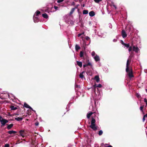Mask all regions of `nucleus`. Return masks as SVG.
Returning a JSON list of instances; mask_svg holds the SVG:
<instances>
[{
	"label": "nucleus",
	"mask_w": 147,
	"mask_h": 147,
	"mask_svg": "<svg viewBox=\"0 0 147 147\" xmlns=\"http://www.w3.org/2000/svg\"><path fill=\"white\" fill-rule=\"evenodd\" d=\"M54 8H55V9H57V8H58V7L57 6H54Z\"/></svg>",
	"instance_id": "48"
},
{
	"label": "nucleus",
	"mask_w": 147,
	"mask_h": 147,
	"mask_svg": "<svg viewBox=\"0 0 147 147\" xmlns=\"http://www.w3.org/2000/svg\"><path fill=\"white\" fill-rule=\"evenodd\" d=\"M19 107L18 106H16L15 107L13 105H11L10 107V108L11 109V110H15L18 109Z\"/></svg>",
	"instance_id": "9"
},
{
	"label": "nucleus",
	"mask_w": 147,
	"mask_h": 147,
	"mask_svg": "<svg viewBox=\"0 0 147 147\" xmlns=\"http://www.w3.org/2000/svg\"><path fill=\"white\" fill-rule=\"evenodd\" d=\"M146 105H147V103H146Z\"/></svg>",
	"instance_id": "59"
},
{
	"label": "nucleus",
	"mask_w": 147,
	"mask_h": 147,
	"mask_svg": "<svg viewBox=\"0 0 147 147\" xmlns=\"http://www.w3.org/2000/svg\"><path fill=\"white\" fill-rule=\"evenodd\" d=\"M136 95L137 98H139L141 97L140 95L138 93H136Z\"/></svg>",
	"instance_id": "32"
},
{
	"label": "nucleus",
	"mask_w": 147,
	"mask_h": 147,
	"mask_svg": "<svg viewBox=\"0 0 147 147\" xmlns=\"http://www.w3.org/2000/svg\"><path fill=\"white\" fill-rule=\"evenodd\" d=\"M33 147H37V146H33Z\"/></svg>",
	"instance_id": "55"
},
{
	"label": "nucleus",
	"mask_w": 147,
	"mask_h": 147,
	"mask_svg": "<svg viewBox=\"0 0 147 147\" xmlns=\"http://www.w3.org/2000/svg\"><path fill=\"white\" fill-rule=\"evenodd\" d=\"M121 35L122 37L124 38L126 37L127 36V34L125 32V31L124 30H123L121 32Z\"/></svg>",
	"instance_id": "7"
},
{
	"label": "nucleus",
	"mask_w": 147,
	"mask_h": 147,
	"mask_svg": "<svg viewBox=\"0 0 147 147\" xmlns=\"http://www.w3.org/2000/svg\"><path fill=\"white\" fill-rule=\"evenodd\" d=\"M89 24H91V22H89Z\"/></svg>",
	"instance_id": "57"
},
{
	"label": "nucleus",
	"mask_w": 147,
	"mask_h": 147,
	"mask_svg": "<svg viewBox=\"0 0 147 147\" xmlns=\"http://www.w3.org/2000/svg\"><path fill=\"white\" fill-rule=\"evenodd\" d=\"M94 58L96 61H98L100 60L99 56L97 55H96L94 57Z\"/></svg>",
	"instance_id": "10"
},
{
	"label": "nucleus",
	"mask_w": 147,
	"mask_h": 147,
	"mask_svg": "<svg viewBox=\"0 0 147 147\" xmlns=\"http://www.w3.org/2000/svg\"><path fill=\"white\" fill-rule=\"evenodd\" d=\"M79 5V4H78V5L76 6L74 8H75V9H77Z\"/></svg>",
	"instance_id": "38"
},
{
	"label": "nucleus",
	"mask_w": 147,
	"mask_h": 147,
	"mask_svg": "<svg viewBox=\"0 0 147 147\" xmlns=\"http://www.w3.org/2000/svg\"><path fill=\"white\" fill-rule=\"evenodd\" d=\"M16 133V131H8V133L9 134H15Z\"/></svg>",
	"instance_id": "18"
},
{
	"label": "nucleus",
	"mask_w": 147,
	"mask_h": 147,
	"mask_svg": "<svg viewBox=\"0 0 147 147\" xmlns=\"http://www.w3.org/2000/svg\"><path fill=\"white\" fill-rule=\"evenodd\" d=\"M19 132L20 135L23 138H24L26 134L25 130H21Z\"/></svg>",
	"instance_id": "5"
},
{
	"label": "nucleus",
	"mask_w": 147,
	"mask_h": 147,
	"mask_svg": "<svg viewBox=\"0 0 147 147\" xmlns=\"http://www.w3.org/2000/svg\"><path fill=\"white\" fill-rule=\"evenodd\" d=\"M83 7H84V5H83Z\"/></svg>",
	"instance_id": "58"
},
{
	"label": "nucleus",
	"mask_w": 147,
	"mask_h": 147,
	"mask_svg": "<svg viewBox=\"0 0 147 147\" xmlns=\"http://www.w3.org/2000/svg\"><path fill=\"white\" fill-rule=\"evenodd\" d=\"M126 71L127 72V75L129 78H131L134 77V76L133 74V70L131 68H128V71Z\"/></svg>",
	"instance_id": "2"
},
{
	"label": "nucleus",
	"mask_w": 147,
	"mask_h": 147,
	"mask_svg": "<svg viewBox=\"0 0 147 147\" xmlns=\"http://www.w3.org/2000/svg\"><path fill=\"white\" fill-rule=\"evenodd\" d=\"M144 117H147V114H146L145 115H144Z\"/></svg>",
	"instance_id": "51"
},
{
	"label": "nucleus",
	"mask_w": 147,
	"mask_h": 147,
	"mask_svg": "<svg viewBox=\"0 0 147 147\" xmlns=\"http://www.w3.org/2000/svg\"><path fill=\"white\" fill-rule=\"evenodd\" d=\"M76 63L80 67L82 66V62L77 61Z\"/></svg>",
	"instance_id": "13"
},
{
	"label": "nucleus",
	"mask_w": 147,
	"mask_h": 147,
	"mask_svg": "<svg viewBox=\"0 0 147 147\" xmlns=\"http://www.w3.org/2000/svg\"><path fill=\"white\" fill-rule=\"evenodd\" d=\"M93 88L94 91V92H95L96 91V88H94V85L93 86Z\"/></svg>",
	"instance_id": "47"
},
{
	"label": "nucleus",
	"mask_w": 147,
	"mask_h": 147,
	"mask_svg": "<svg viewBox=\"0 0 147 147\" xmlns=\"http://www.w3.org/2000/svg\"><path fill=\"white\" fill-rule=\"evenodd\" d=\"M75 88H80V86L79 85H75Z\"/></svg>",
	"instance_id": "34"
},
{
	"label": "nucleus",
	"mask_w": 147,
	"mask_h": 147,
	"mask_svg": "<svg viewBox=\"0 0 147 147\" xmlns=\"http://www.w3.org/2000/svg\"><path fill=\"white\" fill-rule=\"evenodd\" d=\"M133 50L134 51H135L136 53H138L139 49L137 47H136L135 46H133Z\"/></svg>",
	"instance_id": "8"
},
{
	"label": "nucleus",
	"mask_w": 147,
	"mask_h": 147,
	"mask_svg": "<svg viewBox=\"0 0 147 147\" xmlns=\"http://www.w3.org/2000/svg\"><path fill=\"white\" fill-rule=\"evenodd\" d=\"M114 6L115 7V8H116V7L115 5H114Z\"/></svg>",
	"instance_id": "56"
},
{
	"label": "nucleus",
	"mask_w": 147,
	"mask_h": 147,
	"mask_svg": "<svg viewBox=\"0 0 147 147\" xmlns=\"http://www.w3.org/2000/svg\"><path fill=\"white\" fill-rule=\"evenodd\" d=\"M93 113L92 112H91L89 113H88L87 115V117L88 119H89L90 116L92 115Z\"/></svg>",
	"instance_id": "19"
},
{
	"label": "nucleus",
	"mask_w": 147,
	"mask_h": 147,
	"mask_svg": "<svg viewBox=\"0 0 147 147\" xmlns=\"http://www.w3.org/2000/svg\"><path fill=\"white\" fill-rule=\"evenodd\" d=\"M145 118L143 116V119H142V121H143V122H144V121H145Z\"/></svg>",
	"instance_id": "49"
},
{
	"label": "nucleus",
	"mask_w": 147,
	"mask_h": 147,
	"mask_svg": "<svg viewBox=\"0 0 147 147\" xmlns=\"http://www.w3.org/2000/svg\"><path fill=\"white\" fill-rule=\"evenodd\" d=\"M24 107L27 108H29L32 111H34V112H35L36 111L33 110L32 108L28 104L26 103H24Z\"/></svg>",
	"instance_id": "6"
},
{
	"label": "nucleus",
	"mask_w": 147,
	"mask_h": 147,
	"mask_svg": "<svg viewBox=\"0 0 147 147\" xmlns=\"http://www.w3.org/2000/svg\"><path fill=\"white\" fill-rule=\"evenodd\" d=\"M39 125V123L38 122H36L35 123V125L36 126H38Z\"/></svg>",
	"instance_id": "43"
},
{
	"label": "nucleus",
	"mask_w": 147,
	"mask_h": 147,
	"mask_svg": "<svg viewBox=\"0 0 147 147\" xmlns=\"http://www.w3.org/2000/svg\"><path fill=\"white\" fill-rule=\"evenodd\" d=\"M121 44L123 45L125 44V43H124L123 41L122 40H121Z\"/></svg>",
	"instance_id": "40"
},
{
	"label": "nucleus",
	"mask_w": 147,
	"mask_h": 147,
	"mask_svg": "<svg viewBox=\"0 0 147 147\" xmlns=\"http://www.w3.org/2000/svg\"><path fill=\"white\" fill-rule=\"evenodd\" d=\"M146 92H147V89H146Z\"/></svg>",
	"instance_id": "60"
},
{
	"label": "nucleus",
	"mask_w": 147,
	"mask_h": 147,
	"mask_svg": "<svg viewBox=\"0 0 147 147\" xmlns=\"http://www.w3.org/2000/svg\"><path fill=\"white\" fill-rule=\"evenodd\" d=\"M84 56V52L82 51L80 52V57H82Z\"/></svg>",
	"instance_id": "25"
},
{
	"label": "nucleus",
	"mask_w": 147,
	"mask_h": 147,
	"mask_svg": "<svg viewBox=\"0 0 147 147\" xmlns=\"http://www.w3.org/2000/svg\"><path fill=\"white\" fill-rule=\"evenodd\" d=\"M4 119H3L1 116H0V121H1L2 120H3Z\"/></svg>",
	"instance_id": "46"
},
{
	"label": "nucleus",
	"mask_w": 147,
	"mask_h": 147,
	"mask_svg": "<svg viewBox=\"0 0 147 147\" xmlns=\"http://www.w3.org/2000/svg\"><path fill=\"white\" fill-rule=\"evenodd\" d=\"M15 119L18 121H21L23 119V118L22 117H18L17 118H15Z\"/></svg>",
	"instance_id": "17"
},
{
	"label": "nucleus",
	"mask_w": 147,
	"mask_h": 147,
	"mask_svg": "<svg viewBox=\"0 0 147 147\" xmlns=\"http://www.w3.org/2000/svg\"><path fill=\"white\" fill-rule=\"evenodd\" d=\"M102 130H100V131H99L98 134L99 136H101L102 134Z\"/></svg>",
	"instance_id": "30"
},
{
	"label": "nucleus",
	"mask_w": 147,
	"mask_h": 147,
	"mask_svg": "<svg viewBox=\"0 0 147 147\" xmlns=\"http://www.w3.org/2000/svg\"><path fill=\"white\" fill-rule=\"evenodd\" d=\"M63 0H58L57 1V2L58 3H60L61 2H63Z\"/></svg>",
	"instance_id": "36"
},
{
	"label": "nucleus",
	"mask_w": 147,
	"mask_h": 147,
	"mask_svg": "<svg viewBox=\"0 0 147 147\" xmlns=\"http://www.w3.org/2000/svg\"><path fill=\"white\" fill-rule=\"evenodd\" d=\"M125 47H126L127 48H129V46H130L129 44H125L124 45Z\"/></svg>",
	"instance_id": "29"
},
{
	"label": "nucleus",
	"mask_w": 147,
	"mask_h": 147,
	"mask_svg": "<svg viewBox=\"0 0 147 147\" xmlns=\"http://www.w3.org/2000/svg\"><path fill=\"white\" fill-rule=\"evenodd\" d=\"M134 55V52L132 51L130 53V56H129V57H132Z\"/></svg>",
	"instance_id": "28"
},
{
	"label": "nucleus",
	"mask_w": 147,
	"mask_h": 147,
	"mask_svg": "<svg viewBox=\"0 0 147 147\" xmlns=\"http://www.w3.org/2000/svg\"><path fill=\"white\" fill-rule=\"evenodd\" d=\"M88 11L87 10H84L83 11V13L84 14H86L88 13Z\"/></svg>",
	"instance_id": "24"
},
{
	"label": "nucleus",
	"mask_w": 147,
	"mask_h": 147,
	"mask_svg": "<svg viewBox=\"0 0 147 147\" xmlns=\"http://www.w3.org/2000/svg\"><path fill=\"white\" fill-rule=\"evenodd\" d=\"M95 53L94 51L92 52V56H94L95 55Z\"/></svg>",
	"instance_id": "35"
},
{
	"label": "nucleus",
	"mask_w": 147,
	"mask_h": 147,
	"mask_svg": "<svg viewBox=\"0 0 147 147\" xmlns=\"http://www.w3.org/2000/svg\"><path fill=\"white\" fill-rule=\"evenodd\" d=\"M86 39L87 40H88L90 39V38L88 36H86Z\"/></svg>",
	"instance_id": "42"
},
{
	"label": "nucleus",
	"mask_w": 147,
	"mask_h": 147,
	"mask_svg": "<svg viewBox=\"0 0 147 147\" xmlns=\"http://www.w3.org/2000/svg\"><path fill=\"white\" fill-rule=\"evenodd\" d=\"M143 106L140 107V109L141 111H143Z\"/></svg>",
	"instance_id": "41"
},
{
	"label": "nucleus",
	"mask_w": 147,
	"mask_h": 147,
	"mask_svg": "<svg viewBox=\"0 0 147 147\" xmlns=\"http://www.w3.org/2000/svg\"><path fill=\"white\" fill-rule=\"evenodd\" d=\"M8 125L7 128L8 129H10L13 126V124H11L9 125Z\"/></svg>",
	"instance_id": "14"
},
{
	"label": "nucleus",
	"mask_w": 147,
	"mask_h": 147,
	"mask_svg": "<svg viewBox=\"0 0 147 147\" xmlns=\"http://www.w3.org/2000/svg\"><path fill=\"white\" fill-rule=\"evenodd\" d=\"M83 67L84 68L85 67H86V66H87V64H85V65H83Z\"/></svg>",
	"instance_id": "50"
},
{
	"label": "nucleus",
	"mask_w": 147,
	"mask_h": 147,
	"mask_svg": "<svg viewBox=\"0 0 147 147\" xmlns=\"http://www.w3.org/2000/svg\"><path fill=\"white\" fill-rule=\"evenodd\" d=\"M75 49L76 51H78L79 49H80V47L78 45H76L75 46Z\"/></svg>",
	"instance_id": "16"
},
{
	"label": "nucleus",
	"mask_w": 147,
	"mask_h": 147,
	"mask_svg": "<svg viewBox=\"0 0 147 147\" xmlns=\"http://www.w3.org/2000/svg\"><path fill=\"white\" fill-rule=\"evenodd\" d=\"M95 15L94 12L93 11H91L89 13V15L91 17H93Z\"/></svg>",
	"instance_id": "11"
},
{
	"label": "nucleus",
	"mask_w": 147,
	"mask_h": 147,
	"mask_svg": "<svg viewBox=\"0 0 147 147\" xmlns=\"http://www.w3.org/2000/svg\"><path fill=\"white\" fill-rule=\"evenodd\" d=\"M75 10V8H72L71 9L70 12V13H69L70 15H71V14H72L73 13V12H74Z\"/></svg>",
	"instance_id": "23"
},
{
	"label": "nucleus",
	"mask_w": 147,
	"mask_h": 147,
	"mask_svg": "<svg viewBox=\"0 0 147 147\" xmlns=\"http://www.w3.org/2000/svg\"><path fill=\"white\" fill-rule=\"evenodd\" d=\"M8 121L6 119H4L3 120H2L1 121V127H2L5 125V124L8 122Z\"/></svg>",
	"instance_id": "4"
},
{
	"label": "nucleus",
	"mask_w": 147,
	"mask_h": 147,
	"mask_svg": "<svg viewBox=\"0 0 147 147\" xmlns=\"http://www.w3.org/2000/svg\"><path fill=\"white\" fill-rule=\"evenodd\" d=\"M129 48L128 49V51L129 52L131 51L132 50H133V47H132V46H129Z\"/></svg>",
	"instance_id": "26"
},
{
	"label": "nucleus",
	"mask_w": 147,
	"mask_h": 147,
	"mask_svg": "<svg viewBox=\"0 0 147 147\" xmlns=\"http://www.w3.org/2000/svg\"><path fill=\"white\" fill-rule=\"evenodd\" d=\"M144 102H145L146 103H147V99L146 98H145L144 99Z\"/></svg>",
	"instance_id": "44"
},
{
	"label": "nucleus",
	"mask_w": 147,
	"mask_h": 147,
	"mask_svg": "<svg viewBox=\"0 0 147 147\" xmlns=\"http://www.w3.org/2000/svg\"><path fill=\"white\" fill-rule=\"evenodd\" d=\"M94 86L95 88L96 87L101 88L102 87V86L100 84H99L98 85L95 84L94 85Z\"/></svg>",
	"instance_id": "21"
},
{
	"label": "nucleus",
	"mask_w": 147,
	"mask_h": 147,
	"mask_svg": "<svg viewBox=\"0 0 147 147\" xmlns=\"http://www.w3.org/2000/svg\"><path fill=\"white\" fill-rule=\"evenodd\" d=\"M96 121L95 119L93 117H92L91 121V125L89 126L94 131H96L97 129V128L96 126Z\"/></svg>",
	"instance_id": "1"
},
{
	"label": "nucleus",
	"mask_w": 147,
	"mask_h": 147,
	"mask_svg": "<svg viewBox=\"0 0 147 147\" xmlns=\"http://www.w3.org/2000/svg\"><path fill=\"white\" fill-rule=\"evenodd\" d=\"M40 11H37L35 15L37 16H38L40 14Z\"/></svg>",
	"instance_id": "27"
},
{
	"label": "nucleus",
	"mask_w": 147,
	"mask_h": 147,
	"mask_svg": "<svg viewBox=\"0 0 147 147\" xmlns=\"http://www.w3.org/2000/svg\"><path fill=\"white\" fill-rule=\"evenodd\" d=\"M75 5V3L74 2H73L71 3V5L74 6Z\"/></svg>",
	"instance_id": "45"
},
{
	"label": "nucleus",
	"mask_w": 147,
	"mask_h": 147,
	"mask_svg": "<svg viewBox=\"0 0 147 147\" xmlns=\"http://www.w3.org/2000/svg\"><path fill=\"white\" fill-rule=\"evenodd\" d=\"M87 66H88V65L90 66H92V65L90 62H88L87 64Z\"/></svg>",
	"instance_id": "37"
},
{
	"label": "nucleus",
	"mask_w": 147,
	"mask_h": 147,
	"mask_svg": "<svg viewBox=\"0 0 147 147\" xmlns=\"http://www.w3.org/2000/svg\"><path fill=\"white\" fill-rule=\"evenodd\" d=\"M94 1L97 3H98L100 2L101 1H102V0H94Z\"/></svg>",
	"instance_id": "31"
},
{
	"label": "nucleus",
	"mask_w": 147,
	"mask_h": 147,
	"mask_svg": "<svg viewBox=\"0 0 147 147\" xmlns=\"http://www.w3.org/2000/svg\"><path fill=\"white\" fill-rule=\"evenodd\" d=\"M94 79L97 83L99 82L100 81V78L98 76H96L94 77Z\"/></svg>",
	"instance_id": "12"
},
{
	"label": "nucleus",
	"mask_w": 147,
	"mask_h": 147,
	"mask_svg": "<svg viewBox=\"0 0 147 147\" xmlns=\"http://www.w3.org/2000/svg\"><path fill=\"white\" fill-rule=\"evenodd\" d=\"M19 141H18V143H19Z\"/></svg>",
	"instance_id": "61"
},
{
	"label": "nucleus",
	"mask_w": 147,
	"mask_h": 147,
	"mask_svg": "<svg viewBox=\"0 0 147 147\" xmlns=\"http://www.w3.org/2000/svg\"><path fill=\"white\" fill-rule=\"evenodd\" d=\"M33 18L34 19V21L35 23L38 22V21L37 20H38V17H34Z\"/></svg>",
	"instance_id": "22"
},
{
	"label": "nucleus",
	"mask_w": 147,
	"mask_h": 147,
	"mask_svg": "<svg viewBox=\"0 0 147 147\" xmlns=\"http://www.w3.org/2000/svg\"><path fill=\"white\" fill-rule=\"evenodd\" d=\"M131 59H130V60L129 59H127V63H126V71H128V68H130L129 67V65L131 63Z\"/></svg>",
	"instance_id": "3"
},
{
	"label": "nucleus",
	"mask_w": 147,
	"mask_h": 147,
	"mask_svg": "<svg viewBox=\"0 0 147 147\" xmlns=\"http://www.w3.org/2000/svg\"><path fill=\"white\" fill-rule=\"evenodd\" d=\"M9 144H7L5 145L4 147H9Z\"/></svg>",
	"instance_id": "33"
},
{
	"label": "nucleus",
	"mask_w": 147,
	"mask_h": 147,
	"mask_svg": "<svg viewBox=\"0 0 147 147\" xmlns=\"http://www.w3.org/2000/svg\"><path fill=\"white\" fill-rule=\"evenodd\" d=\"M105 147H113L111 145H109L108 146H106Z\"/></svg>",
	"instance_id": "52"
},
{
	"label": "nucleus",
	"mask_w": 147,
	"mask_h": 147,
	"mask_svg": "<svg viewBox=\"0 0 147 147\" xmlns=\"http://www.w3.org/2000/svg\"><path fill=\"white\" fill-rule=\"evenodd\" d=\"M42 16L45 18H48V15L46 13H44L42 14Z\"/></svg>",
	"instance_id": "20"
},
{
	"label": "nucleus",
	"mask_w": 147,
	"mask_h": 147,
	"mask_svg": "<svg viewBox=\"0 0 147 147\" xmlns=\"http://www.w3.org/2000/svg\"><path fill=\"white\" fill-rule=\"evenodd\" d=\"M86 60L88 61H89V60L87 59V58H86Z\"/></svg>",
	"instance_id": "54"
},
{
	"label": "nucleus",
	"mask_w": 147,
	"mask_h": 147,
	"mask_svg": "<svg viewBox=\"0 0 147 147\" xmlns=\"http://www.w3.org/2000/svg\"><path fill=\"white\" fill-rule=\"evenodd\" d=\"M84 73V71H83L79 75V77L80 78L82 79L84 77V76L83 75V74Z\"/></svg>",
	"instance_id": "15"
},
{
	"label": "nucleus",
	"mask_w": 147,
	"mask_h": 147,
	"mask_svg": "<svg viewBox=\"0 0 147 147\" xmlns=\"http://www.w3.org/2000/svg\"><path fill=\"white\" fill-rule=\"evenodd\" d=\"M81 35V34H78V36H79V37Z\"/></svg>",
	"instance_id": "53"
},
{
	"label": "nucleus",
	"mask_w": 147,
	"mask_h": 147,
	"mask_svg": "<svg viewBox=\"0 0 147 147\" xmlns=\"http://www.w3.org/2000/svg\"><path fill=\"white\" fill-rule=\"evenodd\" d=\"M31 110L30 109V110H28V111H27V113H28V114H29V113H30L31 111Z\"/></svg>",
	"instance_id": "39"
}]
</instances>
